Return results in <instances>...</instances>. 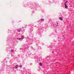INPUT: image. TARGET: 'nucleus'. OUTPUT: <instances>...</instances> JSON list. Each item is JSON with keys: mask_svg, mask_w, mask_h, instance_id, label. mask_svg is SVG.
Listing matches in <instances>:
<instances>
[{"mask_svg": "<svg viewBox=\"0 0 74 74\" xmlns=\"http://www.w3.org/2000/svg\"><path fill=\"white\" fill-rule=\"evenodd\" d=\"M64 5H65V8L66 9L68 8V7H67V6L66 5V3H64Z\"/></svg>", "mask_w": 74, "mask_h": 74, "instance_id": "nucleus-1", "label": "nucleus"}, {"mask_svg": "<svg viewBox=\"0 0 74 74\" xmlns=\"http://www.w3.org/2000/svg\"><path fill=\"white\" fill-rule=\"evenodd\" d=\"M59 19H60L61 21H62L63 20V18H62L61 17H60L59 18Z\"/></svg>", "mask_w": 74, "mask_h": 74, "instance_id": "nucleus-2", "label": "nucleus"}, {"mask_svg": "<svg viewBox=\"0 0 74 74\" xmlns=\"http://www.w3.org/2000/svg\"><path fill=\"white\" fill-rule=\"evenodd\" d=\"M18 66L17 65H16V69H18Z\"/></svg>", "mask_w": 74, "mask_h": 74, "instance_id": "nucleus-3", "label": "nucleus"}, {"mask_svg": "<svg viewBox=\"0 0 74 74\" xmlns=\"http://www.w3.org/2000/svg\"><path fill=\"white\" fill-rule=\"evenodd\" d=\"M42 63H40L39 65H40V66H42Z\"/></svg>", "mask_w": 74, "mask_h": 74, "instance_id": "nucleus-4", "label": "nucleus"}, {"mask_svg": "<svg viewBox=\"0 0 74 74\" xmlns=\"http://www.w3.org/2000/svg\"><path fill=\"white\" fill-rule=\"evenodd\" d=\"M40 20L41 21H44V19H40Z\"/></svg>", "mask_w": 74, "mask_h": 74, "instance_id": "nucleus-5", "label": "nucleus"}, {"mask_svg": "<svg viewBox=\"0 0 74 74\" xmlns=\"http://www.w3.org/2000/svg\"><path fill=\"white\" fill-rule=\"evenodd\" d=\"M22 67V66L21 65H19V67Z\"/></svg>", "mask_w": 74, "mask_h": 74, "instance_id": "nucleus-6", "label": "nucleus"}, {"mask_svg": "<svg viewBox=\"0 0 74 74\" xmlns=\"http://www.w3.org/2000/svg\"><path fill=\"white\" fill-rule=\"evenodd\" d=\"M24 36H23V37L22 38V39H24Z\"/></svg>", "mask_w": 74, "mask_h": 74, "instance_id": "nucleus-7", "label": "nucleus"}, {"mask_svg": "<svg viewBox=\"0 0 74 74\" xmlns=\"http://www.w3.org/2000/svg\"><path fill=\"white\" fill-rule=\"evenodd\" d=\"M67 2H68V1H66L65 2V4H66V3H67Z\"/></svg>", "mask_w": 74, "mask_h": 74, "instance_id": "nucleus-8", "label": "nucleus"}, {"mask_svg": "<svg viewBox=\"0 0 74 74\" xmlns=\"http://www.w3.org/2000/svg\"><path fill=\"white\" fill-rule=\"evenodd\" d=\"M19 40H21V38H19Z\"/></svg>", "mask_w": 74, "mask_h": 74, "instance_id": "nucleus-9", "label": "nucleus"}, {"mask_svg": "<svg viewBox=\"0 0 74 74\" xmlns=\"http://www.w3.org/2000/svg\"><path fill=\"white\" fill-rule=\"evenodd\" d=\"M23 28H24V27H23Z\"/></svg>", "mask_w": 74, "mask_h": 74, "instance_id": "nucleus-10", "label": "nucleus"}]
</instances>
